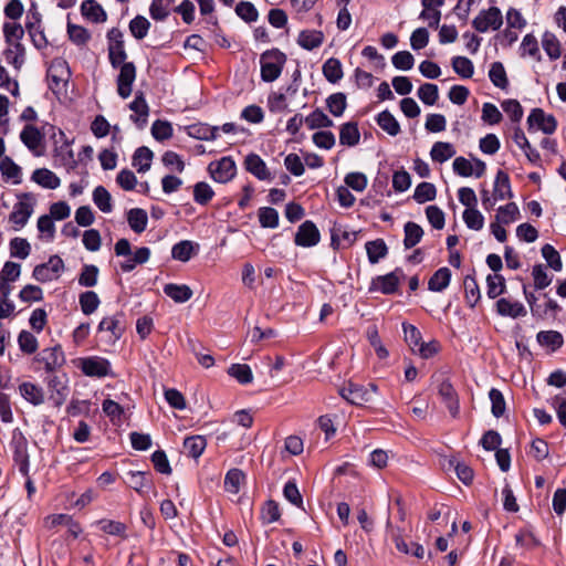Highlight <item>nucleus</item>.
Masks as SVG:
<instances>
[{
	"instance_id": "1",
	"label": "nucleus",
	"mask_w": 566,
	"mask_h": 566,
	"mask_svg": "<svg viewBox=\"0 0 566 566\" xmlns=\"http://www.w3.org/2000/svg\"><path fill=\"white\" fill-rule=\"evenodd\" d=\"M286 55L277 49L268 50L261 54V78L264 82H273L282 73Z\"/></svg>"
},
{
	"instance_id": "2",
	"label": "nucleus",
	"mask_w": 566,
	"mask_h": 566,
	"mask_svg": "<svg viewBox=\"0 0 566 566\" xmlns=\"http://www.w3.org/2000/svg\"><path fill=\"white\" fill-rule=\"evenodd\" d=\"M18 202L13 206L9 214V222L13 224L14 230L23 228L34 211L35 198L32 192H21L17 195Z\"/></svg>"
},
{
	"instance_id": "3",
	"label": "nucleus",
	"mask_w": 566,
	"mask_h": 566,
	"mask_svg": "<svg viewBox=\"0 0 566 566\" xmlns=\"http://www.w3.org/2000/svg\"><path fill=\"white\" fill-rule=\"evenodd\" d=\"M77 367L87 377L103 378L114 376L111 361L101 356L80 358Z\"/></svg>"
},
{
	"instance_id": "4",
	"label": "nucleus",
	"mask_w": 566,
	"mask_h": 566,
	"mask_svg": "<svg viewBox=\"0 0 566 566\" xmlns=\"http://www.w3.org/2000/svg\"><path fill=\"white\" fill-rule=\"evenodd\" d=\"M12 450H13V461L19 468V472L28 478L29 467H30V457L28 452V440L22 434H14L11 441Z\"/></svg>"
},
{
	"instance_id": "5",
	"label": "nucleus",
	"mask_w": 566,
	"mask_h": 566,
	"mask_svg": "<svg viewBox=\"0 0 566 566\" xmlns=\"http://www.w3.org/2000/svg\"><path fill=\"white\" fill-rule=\"evenodd\" d=\"M502 23L501 10L496 7L482 10L472 21L473 28L479 32H486L489 29L499 30Z\"/></svg>"
},
{
	"instance_id": "6",
	"label": "nucleus",
	"mask_w": 566,
	"mask_h": 566,
	"mask_svg": "<svg viewBox=\"0 0 566 566\" xmlns=\"http://www.w3.org/2000/svg\"><path fill=\"white\" fill-rule=\"evenodd\" d=\"M437 390L441 401L449 410L451 417L454 419L458 418L460 413L459 395L451 381L447 378H443L439 382Z\"/></svg>"
},
{
	"instance_id": "7",
	"label": "nucleus",
	"mask_w": 566,
	"mask_h": 566,
	"mask_svg": "<svg viewBox=\"0 0 566 566\" xmlns=\"http://www.w3.org/2000/svg\"><path fill=\"white\" fill-rule=\"evenodd\" d=\"M209 172L214 181L227 184L234 178L237 166L231 157H222L220 160L209 165Z\"/></svg>"
},
{
	"instance_id": "8",
	"label": "nucleus",
	"mask_w": 566,
	"mask_h": 566,
	"mask_svg": "<svg viewBox=\"0 0 566 566\" xmlns=\"http://www.w3.org/2000/svg\"><path fill=\"white\" fill-rule=\"evenodd\" d=\"M35 361L43 363L46 373H54L65 364V356L61 345L44 348L34 358Z\"/></svg>"
},
{
	"instance_id": "9",
	"label": "nucleus",
	"mask_w": 566,
	"mask_h": 566,
	"mask_svg": "<svg viewBox=\"0 0 566 566\" xmlns=\"http://www.w3.org/2000/svg\"><path fill=\"white\" fill-rule=\"evenodd\" d=\"M528 129L536 128L551 135L557 128V120L553 115H547L542 108H533L527 117Z\"/></svg>"
},
{
	"instance_id": "10",
	"label": "nucleus",
	"mask_w": 566,
	"mask_h": 566,
	"mask_svg": "<svg viewBox=\"0 0 566 566\" xmlns=\"http://www.w3.org/2000/svg\"><path fill=\"white\" fill-rule=\"evenodd\" d=\"M403 276V272L400 268L395 271L375 277L370 285V291H380L384 294H394L397 292L400 277Z\"/></svg>"
},
{
	"instance_id": "11",
	"label": "nucleus",
	"mask_w": 566,
	"mask_h": 566,
	"mask_svg": "<svg viewBox=\"0 0 566 566\" xmlns=\"http://www.w3.org/2000/svg\"><path fill=\"white\" fill-rule=\"evenodd\" d=\"M321 240V233L316 224L311 221H304L297 229L294 242L298 247L311 248L316 245Z\"/></svg>"
},
{
	"instance_id": "12",
	"label": "nucleus",
	"mask_w": 566,
	"mask_h": 566,
	"mask_svg": "<svg viewBox=\"0 0 566 566\" xmlns=\"http://www.w3.org/2000/svg\"><path fill=\"white\" fill-rule=\"evenodd\" d=\"M118 67L117 93L122 98H127L132 94V86L136 78V66L133 62H126Z\"/></svg>"
},
{
	"instance_id": "13",
	"label": "nucleus",
	"mask_w": 566,
	"mask_h": 566,
	"mask_svg": "<svg viewBox=\"0 0 566 566\" xmlns=\"http://www.w3.org/2000/svg\"><path fill=\"white\" fill-rule=\"evenodd\" d=\"M340 396L353 405L360 406L370 400V391L363 385L349 382L339 390Z\"/></svg>"
},
{
	"instance_id": "14",
	"label": "nucleus",
	"mask_w": 566,
	"mask_h": 566,
	"mask_svg": "<svg viewBox=\"0 0 566 566\" xmlns=\"http://www.w3.org/2000/svg\"><path fill=\"white\" fill-rule=\"evenodd\" d=\"M391 539L395 543L397 551L406 555H412L419 559L424 557V548L418 543L408 544L402 537V531L400 528L391 531Z\"/></svg>"
},
{
	"instance_id": "15",
	"label": "nucleus",
	"mask_w": 566,
	"mask_h": 566,
	"mask_svg": "<svg viewBox=\"0 0 566 566\" xmlns=\"http://www.w3.org/2000/svg\"><path fill=\"white\" fill-rule=\"evenodd\" d=\"M128 483L138 494H146L153 486L154 482L149 472L129 471L127 472Z\"/></svg>"
},
{
	"instance_id": "16",
	"label": "nucleus",
	"mask_w": 566,
	"mask_h": 566,
	"mask_svg": "<svg viewBox=\"0 0 566 566\" xmlns=\"http://www.w3.org/2000/svg\"><path fill=\"white\" fill-rule=\"evenodd\" d=\"M245 169L259 180H269L271 174L264 160L256 154H249L244 159Z\"/></svg>"
},
{
	"instance_id": "17",
	"label": "nucleus",
	"mask_w": 566,
	"mask_h": 566,
	"mask_svg": "<svg viewBox=\"0 0 566 566\" xmlns=\"http://www.w3.org/2000/svg\"><path fill=\"white\" fill-rule=\"evenodd\" d=\"M493 197L494 200H505L513 198L510 177L504 170H497L496 172L493 187Z\"/></svg>"
},
{
	"instance_id": "18",
	"label": "nucleus",
	"mask_w": 566,
	"mask_h": 566,
	"mask_svg": "<svg viewBox=\"0 0 566 566\" xmlns=\"http://www.w3.org/2000/svg\"><path fill=\"white\" fill-rule=\"evenodd\" d=\"M496 312L501 316L517 318L526 315V308L520 302H511L507 298H500L496 302Z\"/></svg>"
},
{
	"instance_id": "19",
	"label": "nucleus",
	"mask_w": 566,
	"mask_h": 566,
	"mask_svg": "<svg viewBox=\"0 0 566 566\" xmlns=\"http://www.w3.org/2000/svg\"><path fill=\"white\" fill-rule=\"evenodd\" d=\"M219 126L197 123L188 126L189 136L201 140H216L219 137Z\"/></svg>"
},
{
	"instance_id": "20",
	"label": "nucleus",
	"mask_w": 566,
	"mask_h": 566,
	"mask_svg": "<svg viewBox=\"0 0 566 566\" xmlns=\"http://www.w3.org/2000/svg\"><path fill=\"white\" fill-rule=\"evenodd\" d=\"M20 395L33 406H39L44 402L43 389L30 381H24L19 385Z\"/></svg>"
},
{
	"instance_id": "21",
	"label": "nucleus",
	"mask_w": 566,
	"mask_h": 566,
	"mask_svg": "<svg viewBox=\"0 0 566 566\" xmlns=\"http://www.w3.org/2000/svg\"><path fill=\"white\" fill-rule=\"evenodd\" d=\"M360 133L356 122H348L340 126L339 129V144L343 146L353 147L359 143Z\"/></svg>"
},
{
	"instance_id": "22",
	"label": "nucleus",
	"mask_w": 566,
	"mask_h": 566,
	"mask_svg": "<svg viewBox=\"0 0 566 566\" xmlns=\"http://www.w3.org/2000/svg\"><path fill=\"white\" fill-rule=\"evenodd\" d=\"M31 179L32 181L46 189H56L61 184L60 178L53 171L46 168L35 169L32 172Z\"/></svg>"
},
{
	"instance_id": "23",
	"label": "nucleus",
	"mask_w": 566,
	"mask_h": 566,
	"mask_svg": "<svg viewBox=\"0 0 566 566\" xmlns=\"http://www.w3.org/2000/svg\"><path fill=\"white\" fill-rule=\"evenodd\" d=\"M199 250V244L189 240H182L176 243L171 249V256L181 262H188Z\"/></svg>"
},
{
	"instance_id": "24",
	"label": "nucleus",
	"mask_w": 566,
	"mask_h": 566,
	"mask_svg": "<svg viewBox=\"0 0 566 566\" xmlns=\"http://www.w3.org/2000/svg\"><path fill=\"white\" fill-rule=\"evenodd\" d=\"M451 281V271L443 266L438 269L428 281V290L431 292H442Z\"/></svg>"
},
{
	"instance_id": "25",
	"label": "nucleus",
	"mask_w": 566,
	"mask_h": 566,
	"mask_svg": "<svg viewBox=\"0 0 566 566\" xmlns=\"http://www.w3.org/2000/svg\"><path fill=\"white\" fill-rule=\"evenodd\" d=\"M324 34L318 30H303L298 34L297 43L305 50L312 51L322 45Z\"/></svg>"
},
{
	"instance_id": "26",
	"label": "nucleus",
	"mask_w": 566,
	"mask_h": 566,
	"mask_svg": "<svg viewBox=\"0 0 566 566\" xmlns=\"http://www.w3.org/2000/svg\"><path fill=\"white\" fill-rule=\"evenodd\" d=\"M368 261L371 264L378 263L381 259H384L388 254V247L384 239H376L366 242L365 244Z\"/></svg>"
},
{
	"instance_id": "27",
	"label": "nucleus",
	"mask_w": 566,
	"mask_h": 566,
	"mask_svg": "<svg viewBox=\"0 0 566 566\" xmlns=\"http://www.w3.org/2000/svg\"><path fill=\"white\" fill-rule=\"evenodd\" d=\"M48 388L51 391V399L55 406H61L67 397L69 388L59 376H52L48 380Z\"/></svg>"
},
{
	"instance_id": "28",
	"label": "nucleus",
	"mask_w": 566,
	"mask_h": 566,
	"mask_svg": "<svg viewBox=\"0 0 566 566\" xmlns=\"http://www.w3.org/2000/svg\"><path fill=\"white\" fill-rule=\"evenodd\" d=\"M81 12L84 17L93 22H104L107 18L106 12L102 6L95 0L83 1L81 4Z\"/></svg>"
},
{
	"instance_id": "29",
	"label": "nucleus",
	"mask_w": 566,
	"mask_h": 566,
	"mask_svg": "<svg viewBox=\"0 0 566 566\" xmlns=\"http://www.w3.org/2000/svg\"><path fill=\"white\" fill-rule=\"evenodd\" d=\"M536 340L541 346H546L555 352L564 345V337L557 331H541L536 335Z\"/></svg>"
},
{
	"instance_id": "30",
	"label": "nucleus",
	"mask_w": 566,
	"mask_h": 566,
	"mask_svg": "<svg viewBox=\"0 0 566 566\" xmlns=\"http://www.w3.org/2000/svg\"><path fill=\"white\" fill-rule=\"evenodd\" d=\"M153 157V151L148 147L142 146L135 150L132 164L138 172H146L150 168Z\"/></svg>"
},
{
	"instance_id": "31",
	"label": "nucleus",
	"mask_w": 566,
	"mask_h": 566,
	"mask_svg": "<svg viewBox=\"0 0 566 566\" xmlns=\"http://www.w3.org/2000/svg\"><path fill=\"white\" fill-rule=\"evenodd\" d=\"M20 139L30 150H35L41 145L43 135L38 127L28 124L22 129Z\"/></svg>"
},
{
	"instance_id": "32",
	"label": "nucleus",
	"mask_w": 566,
	"mask_h": 566,
	"mask_svg": "<svg viewBox=\"0 0 566 566\" xmlns=\"http://www.w3.org/2000/svg\"><path fill=\"white\" fill-rule=\"evenodd\" d=\"M405 238H403V247L405 249H411L416 247L423 237L422 228L412 221H408L403 227Z\"/></svg>"
},
{
	"instance_id": "33",
	"label": "nucleus",
	"mask_w": 566,
	"mask_h": 566,
	"mask_svg": "<svg viewBox=\"0 0 566 566\" xmlns=\"http://www.w3.org/2000/svg\"><path fill=\"white\" fill-rule=\"evenodd\" d=\"M164 293L177 303H185L192 296V291L188 285L169 283L164 286Z\"/></svg>"
},
{
	"instance_id": "34",
	"label": "nucleus",
	"mask_w": 566,
	"mask_h": 566,
	"mask_svg": "<svg viewBox=\"0 0 566 566\" xmlns=\"http://www.w3.org/2000/svg\"><path fill=\"white\" fill-rule=\"evenodd\" d=\"M124 317L123 313H117L109 317H104L99 324H98V331L99 332H111L113 336L118 339L124 331V327L122 326V318Z\"/></svg>"
},
{
	"instance_id": "35",
	"label": "nucleus",
	"mask_w": 566,
	"mask_h": 566,
	"mask_svg": "<svg viewBox=\"0 0 566 566\" xmlns=\"http://www.w3.org/2000/svg\"><path fill=\"white\" fill-rule=\"evenodd\" d=\"M322 71L325 78L332 84L340 81L344 75L342 63L336 57H329L326 60L323 64Z\"/></svg>"
},
{
	"instance_id": "36",
	"label": "nucleus",
	"mask_w": 566,
	"mask_h": 566,
	"mask_svg": "<svg viewBox=\"0 0 566 566\" xmlns=\"http://www.w3.org/2000/svg\"><path fill=\"white\" fill-rule=\"evenodd\" d=\"M101 531L108 535L127 538V526L125 523L114 520L102 518L96 522Z\"/></svg>"
},
{
	"instance_id": "37",
	"label": "nucleus",
	"mask_w": 566,
	"mask_h": 566,
	"mask_svg": "<svg viewBox=\"0 0 566 566\" xmlns=\"http://www.w3.org/2000/svg\"><path fill=\"white\" fill-rule=\"evenodd\" d=\"M127 221L134 232L142 233L147 227V212L140 208H133L127 213Z\"/></svg>"
},
{
	"instance_id": "38",
	"label": "nucleus",
	"mask_w": 566,
	"mask_h": 566,
	"mask_svg": "<svg viewBox=\"0 0 566 566\" xmlns=\"http://www.w3.org/2000/svg\"><path fill=\"white\" fill-rule=\"evenodd\" d=\"M175 0H151L149 14L155 21H164L168 18Z\"/></svg>"
},
{
	"instance_id": "39",
	"label": "nucleus",
	"mask_w": 566,
	"mask_h": 566,
	"mask_svg": "<svg viewBox=\"0 0 566 566\" xmlns=\"http://www.w3.org/2000/svg\"><path fill=\"white\" fill-rule=\"evenodd\" d=\"M455 155V149L452 144L444 142H437L433 144L430 156L436 163H444Z\"/></svg>"
},
{
	"instance_id": "40",
	"label": "nucleus",
	"mask_w": 566,
	"mask_h": 566,
	"mask_svg": "<svg viewBox=\"0 0 566 566\" xmlns=\"http://www.w3.org/2000/svg\"><path fill=\"white\" fill-rule=\"evenodd\" d=\"M464 297L470 307H474L479 302L481 294L478 282L473 275H465L463 280Z\"/></svg>"
},
{
	"instance_id": "41",
	"label": "nucleus",
	"mask_w": 566,
	"mask_h": 566,
	"mask_svg": "<svg viewBox=\"0 0 566 566\" xmlns=\"http://www.w3.org/2000/svg\"><path fill=\"white\" fill-rule=\"evenodd\" d=\"M207 447V441L203 436L187 437L184 441V449L189 457L195 459L199 458Z\"/></svg>"
},
{
	"instance_id": "42",
	"label": "nucleus",
	"mask_w": 566,
	"mask_h": 566,
	"mask_svg": "<svg viewBox=\"0 0 566 566\" xmlns=\"http://www.w3.org/2000/svg\"><path fill=\"white\" fill-rule=\"evenodd\" d=\"M6 61L13 65L14 69L20 70L24 63V46L21 42H14L9 44V48L4 51Z\"/></svg>"
},
{
	"instance_id": "43",
	"label": "nucleus",
	"mask_w": 566,
	"mask_h": 566,
	"mask_svg": "<svg viewBox=\"0 0 566 566\" xmlns=\"http://www.w3.org/2000/svg\"><path fill=\"white\" fill-rule=\"evenodd\" d=\"M376 120L380 128L390 136H397L400 133V125L389 111L379 113Z\"/></svg>"
},
{
	"instance_id": "44",
	"label": "nucleus",
	"mask_w": 566,
	"mask_h": 566,
	"mask_svg": "<svg viewBox=\"0 0 566 566\" xmlns=\"http://www.w3.org/2000/svg\"><path fill=\"white\" fill-rule=\"evenodd\" d=\"M489 77L492 84L501 90H506L509 78L504 65L501 62H493L489 71Z\"/></svg>"
},
{
	"instance_id": "45",
	"label": "nucleus",
	"mask_w": 566,
	"mask_h": 566,
	"mask_svg": "<svg viewBox=\"0 0 566 566\" xmlns=\"http://www.w3.org/2000/svg\"><path fill=\"white\" fill-rule=\"evenodd\" d=\"M305 123L310 129L327 128L334 125L333 120L321 108H316L307 115Z\"/></svg>"
},
{
	"instance_id": "46",
	"label": "nucleus",
	"mask_w": 566,
	"mask_h": 566,
	"mask_svg": "<svg viewBox=\"0 0 566 566\" xmlns=\"http://www.w3.org/2000/svg\"><path fill=\"white\" fill-rule=\"evenodd\" d=\"M78 302L84 315L93 314L101 304L99 297L94 291H85L81 293Z\"/></svg>"
},
{
	"instance_id": "47",
	"label": "nucleus",
	"mask_w": 566,
	"mask_h": 566,
	"mask_svg": "<svg viewBox=\"0 0 566 566\" xmlns=\"http://www.w3.org/2000/svg\"><path fill=\"white\" fill-rule=\"evenodd\" d=\"M0 171L4 178L12 179L13 184L18 185L21 182V168L12 158L6 156L1 159Z\"/></svg>"
},
{
	"instance_id": "48",
	"label": "nucleus",
	"mask_w": 566,
	"mask_h": 566,
	"mask_svg": "<svg viewBox=\"0 0 566 566\" xmlns=\"http://www.w3.org/2000/svg\"><path fill=\"white\" fill-rule=\"evenodd\" d=\"M93 201L96 207L104 213H109L113 210L111 193L103 186H97L94 189Z\"/></svg>"
},
{
	"instance_id": "49",
	"label": "nucleus",
	"mask_w": 566,
	"mask_h": 566,
	"mask_svg": "<svg viewBox=\"0 0 566 566\" xmlns=\"http://www.w3.org/2000/svg\"><path fill=\"white\" fill-rule=\"evenodd\" d=\"M542 45L551 60H557L560 56V42L554 33L546 31L542 38Z\"/></svg>"
},
{
	"instance_id": "50",
	"label": "nucleus",
	"mask_w": 566,
	"mask_h": 566,
	"mask_svg": "<svg viewBox=\"0 0 566 566\" xmlns=\"http://www.w3.org/2000/svg\"><path fill=\"white\" fill-rule=\"evenodd\" d=\"M326 106L332 115L339 117L346 109L347 99L344 93H334L326 98Z\"/></svg>"
},
{
	"instance_id": "51",
	"label": "nucleus",
	"mask_w": 566,
	"mask_h": 566,
	"mask_svg": "<svg viewBox=\"0 0 566 566\" xmlns=\"http://www.w3.org/2000/svg\"><path fill=\"white\" fill-rule=\"evenodd\" d=\"M436 196H437L436 186L431 182L423 181V182H420L416 187L412 198L418 203H424L427 201L434 200Z\"/></svg>"
},
{
	"instance_id": "52",
	"label": "nucleus",
	"mask_w": 566,
	"mask_h": 566,
	"mask_svg": "<svg viewBox=\"0 0 566 566\" xmlns=\"http://www.w3.org/2000/svg\"><path fill=\"white\" fill-rule=\"evenodd\" d=\"M214 196L209 184L199 181L193 186V200L200 206H207Z\"/></svg>"
},
{
	"instance_id": "53",
	"label": "nucleus",
	"mask_w": 566,
	"mask_h": 566,
	"mask_svg": "<svg viewBox=\"0 0 566 566\" xmlns=\"http://www.w3.org/2000/svg\"><path fill=\"white\" fill-rule=\"evenodd\" d=\"M520 217V209L515 202H509L497 209L495 220L503 224H510Z\"/></svg>"
},
{
	"instance_id": "54",
	"label": "nucleus",
	"mask_w": 566,
	"mask_h": 566,
	"mask_svg": "<svg viewBox=\"0 0 566 566\" xmlns=\"http://www.w3.org/2000/svg\"><path fill=\"white\" fill-rule=\"evenodd\" d=\"M452 69L463 78H471L474 74L473 63L465 56H454L452 59Z\"/></svg>"
},
{
	"instance_id": "55",
	"label": "nucleus",
	"mask_w": 566,
	"mask_h": 566,
	"mask_svg": "<svg viewBox=\"0 0 566 566\" xmlns=\"http://www.w3.org/2000/svg\"><path fill=\"white\" fill-rule=\"evenodd\" d=\"M19 348L22 353L31 355L38 350L39 343L36 337L29 331H21L18 336Z\"/></svg>"
},
{
	"instance_id": "56",
	"label": "nucleus",
	"mask_w": 566,
	"mask_h": 566,
	"mask_svg": "<svg viewBox=\"0 0 566 566\" xmlns=\"http://www.w3.org/2000/svg\"><path fill=\"white\" fill-rule=\"evenodd\" d=\"M99 270L94 264H85L78 275V284L84 287H93L97 284Z\"/></svg>"
},
{
	"instance_id": "57",
	"label": "nucleus",
	"mask_w": 566,
	"mask_h": 566,
	"mask_svg": "<svg viewBox=\"0 0 566 566\" xmlns=\"http://www.w3.org/2000/svg\"><path fill=\"white\" fill-rule=\"evenodd\" d=\"M150 29V22L144 15H136L129 22V31L137 40H143Z\"/></svg>"
},
{
	"instance_id": "58",
	"label": "nucleus",
	"mask_w": 566,
	"mask_h": 566,
	"mask_svg": "<svg viewBox=\"0 0 566 566\" xmlns=\"http://www.w3.org/2000/svg\"><path fill=\"white\" fill-rule=\"evenodd\" d=\"M258 218L262 228L274 229L279 226V212L274 208H260L258 210Z\"/></svg>"
},
{
	"instance_id": "59",
	"label": "nucleus",
	"mask_w": 566,
	"mask_h": 566,
	"mask_svg": "<svg viewBox=\"0 0 566 566\" xmlns=\"http://www.w3.org/2000/svg\"><path fill=\"white\" fill-rule=\"evenodd\" d=\"M228 374L243 385L250 384L253 380L252 370L247 364H232Z\"/></svg>"
},
{
	"instance_id": "60",
	"label": "nucleus",
	"mask_w": 566,
	"mask_h": 566,
	"mask_svg": "<svg viewBox=\"0 0 566 566\" xmlns=\"http://www.w3.org/2000/svg\"><path fill=\"white\" fill-rule=\"evenodd\" d=\"M418 97L426 105H434L439 98V88L436 84L424 83L418 88Z\"/></svg>"
},
{
	"instance_id": "61",
	"label": "nucleus",
	"mask_w": 566,
	"mask_h": 566,
	"mask_svg": "<svg viewBox=\"0 0 566 566\" xmlns=\"http://www.w3.org/2000/svg\"><path fill=\"white\" fill-rule=\"evenodd\" d=\"M488 296L495 298L505 291V280L501 274H489L486 277Z\"/></svg>"
},
{
	"instance_id": "62",
	"label": "nucleus",
	"mask_w": 566,
	"mask_h": 566,
	"mask_svg": "<svg viewBox=\"0 0 566 566\" xmlns=\"http://www.w3.org/2000/svg\"><path fill=\"white\" fill-rule=\"evenodd\" d=\"M286 101V94H283L282 92H272L268 96L269 111L271 113H283L290 111Z\"/></svg>"
},
{
	"instance_id": "63",
	"label": "nucleus",
	"mask_w": 566,
	"mask_h": 566,
	"mask_svg": "<svg viewBox=\"0 0 566 566\" xmlns=\"http://www.w3.org/2000/svg\"><path fill=\"white\" fill-rule=\"evenodd\" d=\"M31 252V245L24 238H13L10 241V255L12 258L25 259Z\"/></svg>"
},
{
	"instance_id": "64",
	"label": "nucleus",
	"mask_w": 566,
	"mask_h": 566,
	"mask_svg": "<svg viewBox=\"0 0 566 566\" xmlns=\"http://www.w3.org/2000/svg\"><path fill=\"white\" fill-rule=\"evenodd\" d=\"M489 398L491 400V412L495 418H500L504 415L506 409V403L503 394L496 389L492 388L489 391Z\"/></svg>"
}]
</instances>
